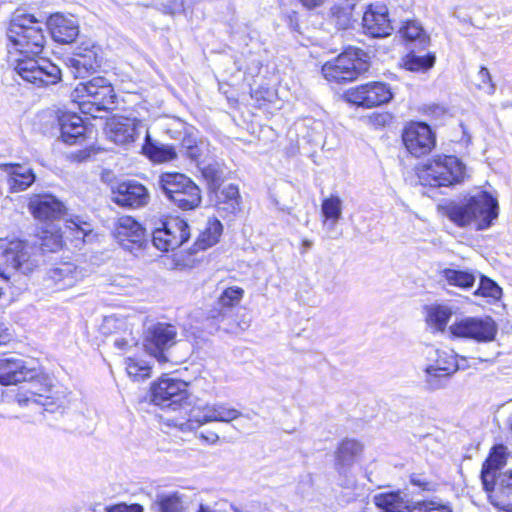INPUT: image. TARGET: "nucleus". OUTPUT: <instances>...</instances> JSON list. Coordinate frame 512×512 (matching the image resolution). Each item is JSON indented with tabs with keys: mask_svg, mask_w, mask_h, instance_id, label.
<instances>
[{
	"mask_svg": "<svg viewBox=\"0 0 512 512\" xmlns=\"http://www.w3.org/2000/svg\"><path fill=\"white\" fill-rule=\"evenodd\" d=\"M44 27L49 28L52 38L62 44L73 42L79 34L77 19L60 13L51 15L47 23L33 15H16L10 21L7 38L10 49L20 54L15 71L27 83L35 87H48L61 81L60 68L48 58L39 57L45 44Z\"/></svg>",
	"mask_w": 512,
	"mask_h": 512,
	"instance_id": "obj_1",
	"label": "nucleus"
},
{
	"mask_svg": "<svg viewBox=\"0 0 512 512\" xmlns=\"http://www.w3.org/2000/svg\"><path fill=\"white\" fill-rule=\"evenodd\" d=\"M444 213L458 227L474 224L477 231H482L490 228L498 218L499 204L495 197L483 191L463 202L449 203Z\"/></svg>",
	"mask_w": 512,
	"mask_h": 512,
	"instance_id": "obj_2",
	"label": "nucleus"
},
{
	"mask_svg": "<svg viewBox=\"0 0 512 512\" xmlns=\"http://www.w3.org/2000/svg\"><path fill=\"white\" fill-rule=\"evenodd\" d=\"M423 382L430 391L443 389L447 386L451 376L458 370H464L468 365L465 357L458 360L453 350H444L427 345L422 350Z\"/></svg>",
	"mask_w": 512,
	"mask_h": 512,
	"instance_id": "obj_3",
	"label": "nucleus"
},
{
	"mask_svg": "<svg viewBox=\"0 0 512 512\" xmlns=\"http://www.w3.org/2000/svg\"><path fill=\"white\" fill-rule=\"evenodd\" d=\"M420 183L430 187H450L464 182L468 168L454 155H435L428 159L417 172Z\"/></svg>",
	"mask_w": 512,
	"mask_h": 512,
	"instance_id": "obj_4",
	"label": "nucleus"
},
{
	"mask_svg": "<svg viewBox=\"0 0 512 512\" xmlns=\"http://www.w3.org/2000/svg\"><path fill=\"white\" fill-rule=\"evenodd\" d=\"M157 185L166 200L181 210H193L201 203L200 188L183 173L163 172L158 177Z\"/></svg>",
	"mask_w": 512,
	"mask_h": 512,
	"instance_id": "obj_5",
	"label": "nucleus"
},
{
	"mask_svg": "<svg viewBox=\"0 0 512 512\" xmlns=\"http://www.w3.org/2000/svg\"><path fill=\"white\" fill-rule=\"evenodd\" d=\"M82 113L97 117L99 111L109 110L115 104L116 94L109 80L94 77L87 82L79 83L72 93Z\"/></svg>",
	"mask_w": 512,
	"mask_h": 512,
	"instance_id": "obj_6",
	"label": "nucleus"
},
{
	"mask_svg": "<svg viewBox=\"0 0 512 512\" xmlns=\"http://www.w3.org/2000/svg\"><path fill=\"white\" fill-rule=\"evenodd\" d=\"M369 67L367 54L361 49L349 47L337 58L325 63L322 73L328 81L346 83L357 79Z\"/></svg>",
	"mask_w": 512,
	"mask_h": 512,
	"instance_id": "obj_7",
	"label": "nucleus"
},
{
	"mask_svg": "<svg viewBox=\"0 0 512 512\" xmlns=\"http://www.w3.org/2000/svg\"><path fill=\"white\" fill-rule=\"evenodd\" d=\"M453 337L473 340L477 343H489L495 340L498 327L489 317L465 316L456 319L450 326Z\"/></svg>",
	"mask_w": 512,
	"mask_h": 512,
	"instance_id": "obj_8",
	"label": "nucleus"
},
{
	"mask_svg": "<svg viewBox=\"0 0 512 512\" xmlns=\"http://www.w3.org/2000/svg\"><path fill=\"white\" fill-rule=\"evenodd\" d=\"M177 329L169 323H156L145 332V351L159 364L172 362L170 349L176 344Z\"/></svg>",
	"mask_w": 512,
	"mask_h": 512,
	"instance_id": "obj_9",
	"label": "nucleus"
},
{
	"mask_svg": "<svg viewBox=\"0 0 512 512\" xmlns=\"http://www.w3.org/2000/svg\"><path fill=\"white\" fill-rule=\"evenodd\" d=\"M190 238L188 223L180 217H169L152 233V243L160 251L168 252L182 246Z\"/></svg>",
	"mask_w": 512,
	"mask_h": 512,
	"instance_id": "obj_10",
	"label": "nucleus"
},
{
	"mask_svg": "<svg viewBox=\"0 0 512 512\" xmlns=\"http://www.w3.org/2000/svg\"><path fill=\"white\" fill-rule=\"evenodd\" d=\"M151 401L162 408L176 410L189 399L188 383L170 377H163L151 386Z\"/></svg>",
	"mask_w": 512,
	"mask_h": 512,
	"instance_id": "obj_11",
	"label": "nucleus"
},
{
	"mask_svg": "<svg viewBox=\"0 0 512 512\" xmlns=\"http://www.w3.org/2000/svg\"><path fill=\"white\" fill-rule=\"evenodd\" d=\"M31 250V247L21 240L9 242L2 254L4 263H0V278L9 280L12 270L23 274L32 272L37 260Z\"/></svg>",
	"mask_w": 512,
	"mask_h": 512,
	"instance_id": "obj_12",
	"label": "nucleus"
},
{
	"mask_svg": "<svg viewBox=\"0 0 512 512\" xmlns=\"http://www.w3.org/2000/svg\"><path fill=\"white\" fill-rule=\"evenodd\" d=\"M114 237L123 249L135 255L147 244L145 229L131 216H121L117 219Z\"/></svg>",
	"mask_w": 512,
	"mask_h": 512,
	"instance_id": "obj_13",
	"label": "nucleus"
},
{
	"mask_svg": "<svg viewBox=\"0 0 512 512\" xmlns=\"http://www.w3.org/2000/svg\"><path fill=\"white\" fill-rule=\"evenodd\" d=\"M390 87L382 82H370L349 89L345 97L348 102L365 108L380 106L392 99Z\"/></svg>",
	"mask_w": 512,
	"mask_h": 512,
	"instance_id": "obj_14",
	"label": "nucleus"
},
{
	"mask_svg": "<svg viewBox=\"0 0 512 512\" xmlns=\"http://www.w3.org/2000/svg\"><path fill=\"white\" fill-rule=\"evenodd\" d=\"M111 200L118 206L136 209L149 203L150 194L143 184L129 180L111 187Z\"/></svg>",
	"mask_w": 512,
	"mask_h": 512,
	"instance_id": "obj_15",
	"label": "nucleus"
},
{
	"mask_svg": "<svg viewBox=\"0 0 512 512\" xmlns=\"http://www.w3.org/2000/svg\"><path fill=\"white\" fill-rule=\"evenodd\" d=\"M402 139L406 149L415 157L429 153L435 146V135L426 123L408 124L403 131Z\"/></svg>",
	"mask_w": 512,
	"mask_h": 512,
	"instance_id": "obj_16",
	"label": "nucleus"
},
{
	"mask_svg": "<svg viewBox=\"0 0 512 512\" xmlns=\"http://www.w3.org/2000/svg\"><path fill=\"white\" fill-rule=\"evenodd\" d=\"M362 26L364 32L372 37L389 36L393 31V26L389 19L386 4L382 1H376L367 5L362 18Z\"/></svg>",
	"mask_w": 512,
	"mask_h": 512,
	"instance_id": "obj_17",
	"label": "nucleus"
},
{
	"mask_svg": "<svg viewBox=\"0 0 512 512\" xmlns=\"http://www.w3.org/2000/svg\"><path fill=\"white\" fill-rule=\"evenodd\" d=\"M102 61L101 48L92 43H82L77 47L73 56L68 58L67 66L75 78L84 77L100 67Z\"/></svg>",
	"mask_w": 512,
	"mask_h": 512,
	"instance_id": "obj_18",
	"label": "nucleus"
},
{
	"mask_svg": "<svg viewBox=\"0 0 512 512\" xmlns=\"http://www.w3.org/2000/svg\"><path fill=\"white\" fill-rule=\"evenodd\" d=\"M146 129L145 125L135 118L114 117L106 123L105 134L115 144L129 145Z\"/></svg>",
	"mask_w": 512,
	"mask_h": 512,
	"instance_id": "obj_19",
	"label": "nucleus"
},
{
	"mask_svg": "<svg viewBox=\"0 0 512 512\" xmlns=\"http://www.w3.org/2000/svg\"><path fill=\"white\" fill-rule=\"evenodd\" d=\"M83 277V271L75 264L65 262L47 271L43 285L47 290L61 291L75 286Z\"/></svg>",
	"mask_w": 512,
	"mask_h": 512,
	"instance_id": "obj_20",
	"label": "nucleus"
},
{
	"mask_svg": "<svg viewBox=\"0 0 512 512\" xmlns=\"http://www.w3.org/2000/svg\"><path fill=\"white\" fill-rule=\"evenodd\" d=\"M37 375V369L30 367L19 357H0V384L16 385L26 380H32Z\"/></svg>",
	"mask_w": 512,
	"mask_h": 512,
	"instance_id": "obj_21",
	"label": "nucleus"
},
{
	"mask_svg": "<svg viewBox=\"0 0 512 512\" xmlns=\"http://www.w3.org/2000/svg\"><path fill=\"white\" fill-rule=\"evenodd\" d=\"M174 128H167V133L171 138L180 139L181 147L185 150L188 158L198 162L206 148L203 141H198L197 135L192 127L180 120L173 121Z\"/></svg>",
	"mask_w": 512,
	"mask_h": 512,
	"instance_id": "obj_22",
	"label": "nucleus"
},
{
	"mask_svg": "<svg viewBox=\"0 0 512 512\" xmlns=\"http://www.w3.org/2000/svg\"><path fill=\"white\" fill-rule=\"evenodd\" d=\"M363 444L352 438L340 442L335 452V467L339 474H346L363 452Z\"/></svg>",
	"mask_w": 512,
	"mask_h": 512,
	"instance_id": "obj_23",
	"label": "nucleus"
},
{
	"mask_svg": "<svg viewBox=\"0 0 512 512\" xmlns=\"http://www.w3.org/2000/svg\"><path fill=\"white\" fill-rule=\"evenodd\" d=\"M29 209L40 220L57 219L64 213V205L52 195L36 196L31 199Z\"/></svg>",
	"mask_w": 512,
	"mask_h": 512,
	"instance_id": "obj_24",
	"label": "nucleus"
},
{
	"mask_svg": "<svg viewBox=\"0 0 512 512\" xmlns=\"http://www.w3.org/2000/svg\"><path fill=\"white\" fill-rule=\"evenodd\" d=\"M59 126L63 142L72 145L84 140L86 127L79 115L64 113L59 117Z\"/></svg>",
	"mask_w": 512,
	"mask_h": 512,
	"instance_id": "obj_25",
	"label": "nucleus"
},
{
	"mask_svg": "<svg viewBox=\"0 0 512 512\" xmlns=\"http://www.w3.org/2000/svg\"><path fill=\"white\" fill-rule=\"evenodd\" d=\"M40 242L39 247L28 244L23 241L29 247H31V252L33 257L37 260L36 265L39 263V252H56L62 248L63 245V234L61 233V229L56 227L55 224H46L45 228H43L41 235L39 236Z\"/></svg>",
	"mask_w": 512,
	"mask_h": 512,
	"instance_id": "obj_26",
	"label": "nucleus"
},
{
	"mask_svg": "<svg viewBox=\"0 0 512 512\" xmlns=\"http://www.w3.org/2000/svg\"><path fill=\"white\" fill-rule=\"evenodd\" d=\"M141 151L143 155L155 163L169 162L177 158L175 147L170 144H164L157 140H153L148 129H146Z\"/></svg>",
	"mask_w": 512,
	"mask_h": 512,
	"instance_id": "obj_27",
	"label": "nucleus"
},
{
	"mask_svg": "<svg viewBox=\"0 0 512 512\" xmlns=\"http://www.w3.org/2000/svg\"><path fill=\"white\" fill-rule=\"evenodd\" d=\"M214 403H198L189 411V417L186 421L178 424L182 432H190L198 429L204 424L216 422V414L213 410Z\"/></svg>",
	"mask_w": 512,
	"mask_h": 512,
	"instance_id": "obj_28",
	"label": "nucleus"
},
{
	"mask_svg": "<svg viewBox=\"0 0 512 512\" xmlns=\"http://www.w3.org/2000/svg\"><path fill=\"white\" fill-rule=\"evenodd\" d=\"M1 168L8 175V183L13 192L26 190L36 179L31 168L20 164H3Z\"/></svg>",
	"mask_w": 512,
	"mask_h": 512,
	"instance_id": "obj_29",
	"label": "nucleus"
},
{
	"mask_svg": "<svg viewBox=\"0 0 512 512\" xmlns=\"http://www.w3.org/2000/svg\"><path fill=\"white\" fill-rule=\"evenodd\" d=\"M506 447L496 445L492 448L489 457L483 464L481 470V481L485 490L490 489V485L495 478V473L506 463Z\"/></svg>",
	"mask_w": 512,
	"mask_h": 512,
	"instance_id": "obj_30",
	"label": "nucleus"
},
{
	"mask_svg": "<svg viewBox=\"0 0 512 512\" xmlns=\"http://www.w3.org/2000/svg\"><path fill=\"white\" fill-rule=\"evenodd\" d=\"M373 501L382 512H414L413 503L399 491L378 493Z\"/></svg>",
	"mask_w": 512,
	"mask_h": 512,
	"instance_id": "obj_31",
	"label": "nucleus"
},
{
	"mask_svg": "<svg viewBox=\"0 0 512 512\" xmlns=\"http://www.w3.org/2000/svg\"><path fill=\"white\" fill-rule=\"evenodd\" d=\"M39 373L32 380H26L29 382V389L26 393H18L17 399L20 404L28 405L29 403H36L39 405H46L47 400L50 398V386L44 384L39 379Z\"/></svg>",
	"mask_w": 512,
	"mask_h": 512,
	"instance_id": "obj_32",
	"label": "nucleus"
},
{
	"mask_svg": "<svg viewBox=\"0 0 512 512\" xmlns=\"http://www.w3.org/2000/svg\"><path fill=\"white\" fill-rule=\"evenodd\" d=\"M490 493L489 498L491 503L497 507H501L504 503L493 500L494 497L498 498H509L512 496V471L504 473H495V478L490 485L489 490H485Z\"/></svg>",
	"mask_w": 512,
	"mask_h": 512,
	"instance_id": "obj_33",
	"label": "nucleus"
},
{
	"mask_svg": "<svg viewBox=\"0 0 512 512\" xmlns=\"http://www.w3.org/2000/svg\"><path fill=\"white\" fill-rule=\"evenodd\" d=\"M223 226L217 219H210L205 229L199 234L194 243L193 251L206 250L216 244L222 233Z\"/></svg>",
	"mask_w": 512,
	"mask_h": 512,
	"instance_id": "obj_34",
	"label": "nucleus"
},
{
	"mask_svg": "<svg viewBox=\"0 0 512 512\" xmlns=\"http://www.w3.org/2000/svg\"><path fill=\"white\" fill-rule=\"evenodd\" d=\"M442 276L448 285L464 290L472 288L476 282V274L469 270L446 268L442 271Z\"/></svg>",
	"mask_w": 512,
	"mask_h": 512,
	"instance_id": "obj_35",
	"label": "nucleus"
},
{
	"mask_svg": "<svg viewBox=\"0 0 512 512\" xmlns=\"http://www.w3.org/2000/svg\"><path fill=\"white\" fill-rule=\"evenodd\" d=\"M321 212L325 218L324 223L328 225V229H333L342 215L341 199L335 195L325 198L321 204Z\"/></svg>",
	"mask_w": 512,
	"mask_h": 512,
	"instance_id": "obj_36",
	"label": "nucleus"
},
{
	"mask_svg": "<svg viewBox=\"0 0 512 512\" xmlns=\"http://www.w3.org/2000/svg\"><path fill=\"white\" fill-rule=\"evenodd\" d=\"M399 32L404 39L407 41H416L422 48L429 45V36L424 31L422 25L415 20L406 21Z\"/></svg>",
	"mask_w": 512,
	"mask_h": 512,
	"instance_id": "obj_37",
	"label": "nucleus"
},
{
	"mask_svg": "<svg viewBox=\"0 0 512 512\" xmlns=\"http://www.w3.org/2000/svg\"><path fill=\"white\" fill-rule=\"evenodd\" d=\"M452 311L449 307L443 305L431 306L427 314V323L436 331H444L450 318Z\"/></svg>",
	"mask_w": 512,
	"mask_h": 512,
	"instance_id": "obj_38",
	"label": "nucleus"
},
{
	"mask_svg": "<svg viewBox=\"0 0 512 512\" xmlns=\"http://www.w3.org/2000/svg\"><path fill=\"white\" fill-rule=\"evenodd\" d=\"M436 61L434 53H428L424 56L409 53L404 58L405 68L412 72H426L431 69Z\"/></svg>",
	"mask_w": 512,
	"mask_h": 512,
	"instance_id": "obj_39",
	"label": "nucleus"
},
{
	"mask_svg": "<svg viewBox=\"0 0 512 512\" xmlns=\"http://www.w3.org/2000/svg\"><path fill=\"white\" fill-rule=\"evenodd\" d=\"M353 5L349 3L335 4L330 9L331 21L338 29H348L352 23Z\"/></svg>",
	"mask_w": 512,
	"mask_h": 512,
	"instance_id": "obj_40",
	"label": "nucleus"
},
{
	"mask_svg": "<svg viewBox=\"0 0 512 512\" xmlns=\"http://www.w3.org/2000/svg\"><path fill=\"white\" fill-rule=\"evenodd\" d=\"M125 364L127 374L133 380H143L151 375V366L144 360L129 357Z\"/></svg>",
	"mask_w": 512,
	"mask_h": 512,
	"instance_id": "obj_41",
	"label": "nucleus"
},
{
	"mask_svg": "<svg viewBox=\"0 0 512 512\" xmlns=\"http://www.w3.org/2000/svg\"><path fill=\"white\" fill-rule=\"evenodd\" d=\"M155 504L159 512H184L182 499L177 492L157 495Z\"/></svg>",
	"mask_w": 512,
	"mask_h": 512,
	"instance_id": "obj_42",
	"label": "nucleus"
},
{
	"mask_svg": "<svg viewBox=\"0 0 512 512\" xmlns=\"http://www.w3.org/2000/svg\"><path fill=\"white\" fill-rule=\"evenodd\" d=\"M474 295L499 299L502 295V289L495 281L486 276H481L479 287L475 290Z\"/></svg>",
	"mask_w": 512,
	"mask_h": 512,
	"instance_id": "obj_43",
	"label": "nucleus"
},
{
	"mask_svg": "<svg viewBox=\"0 0 512 512\" xmlns=\"http://www.w3.org/2000/svg\"><path fill=\"white\" fill-rule=\"evenodd\" d=\"M414 512H452L448 504L437 500H424L413 503Z\"/></svg>",
	"mask_w": 512,
	"mask_h": 512,
	"instance_id": "obj_44",
	"label": "nucleus"
},
{
	"mask_svg": "<svg viewBox=\"0 0 512 512\" xmlns=\"http://www.w3.org/2000/svg\"><path fill=\"white\" fill-rule=\"evenodd\" d=\"M216 414V422H231L241 416V412L235 408L229 407L225 403H214L213 408Z\"/></svg>",
	"mask_w": 512,
	"mask_h": 512,
	"instance_id": "obj_45",
	"label": "nucleus"
},
{
	"mask_svg": "<svg viewBox=\"0 0 512 512\" xmlns=\"http://www.w3.org/2000/svg\"><path fill=\"white\" fill-rule=\"evenodd\" d=\"M244 294V291L242 288L233 286L225 289L220 297H219V303L223 307H233L237 305L240 300L242 299Z\"/></svg>",
	"mask_w": 512,
	"mask_h": 512,
	"instance_id": "obj_46",
	"label": "nucleus"
},
{
	"mask_svg": "<svg viewBox=\"0 0 512 512\" xmlns=\"http://www.w3.org/2000/svg\"><path fill=\"white\" fill-rule=\"evenodd\" d=\"M202 174L214 186H218L223 178V170L217 162L204 166Z\"/></svg>",
	"mask_w": 512,
	"mask_h": 512,
	"instance_id": "obj_47",
	"label": "nucleus"
},
{
	"mask_svg": "<svg viewBox=\"0 0 512 512\" xmlns=\"http://www.w3.org/2000/svg\"><path fill=\"white\" fill-rule=\"evenodd\" d=\"M478 88L481 90H484L487 94H494L495 92V85L493 84L491 80V75L488 71V69L484 66H482L478 72Z\"/></svg>",
	"mask_w": 512,
	"mask_h": 512,
	"instance_id": "obj_48",
	"label": "nucleus"
},
{
	"mask_svg": "<svg viewBox=\"0 0 512 512\" xmlns=\"http://www.w3.org/2000/svg\"><path fill=\"white\" fill-rule=\"evenodd\" d=\"M410 483L413 486L419 487L422 491H435L436 484L429 481L427 478L420 474H412L410 476Z\"/></svg>",
	"mask_w": 512,
	"mask_h": 512,
	"instance_id": "obj_49",
	"label": "nucleus"
},
{
	"mask_svg": "<svg viewBox=\"0 0 512 512\" xmlns=\"http://www.w3.org/2000/svg\"><path fill=\"white\" fill-rule=\"evenodd\" d=\"M106 512H143L144 508L140 504L119 503L105 508Z\"/></svg>",
	"mask_w": 512,
	"mask_h": 512,
	"instance_id": "obj_50",
	"label": "nucleus"
},
{
	"mask_svg": "<svg viewBox=\"0 0 512 512\" xmlns=\"http://www.w3.org/2000/svg\"><path fill=\"white\" fill-rule=\"evenodd\" d=\"M66 228L70 230L71 234L76 240L80 241H84L88 233L85 228L81 227L80 225L73 221L69 225H67Z\"/></svg>",
	"mask_w": 512,
	"mask_h": 512,
	"instance_id": "obj_51",
	"label": "nucleus"
},
{
	"mask_svg": "<svg viewBox=\"0 0 512 512\" xmlns=\"http://www.w3.org/2000/svg\"><path fill=\"white\" fill-rule=\"evenodd\" d=\"M224 194L229 200H237L239 197V190L237 186L230 184L224 189Z\"/></svg>",
	"mask_w": 512,
	"mask_h": 512,
	"instance_id": "obj_52",
	"label": "nucleus"
},
{
	"mask_svg": "<svg viewBox=\"0 0 512 512\" xmlns=\"http://www.w3.org/2000/svg\"><path fill=\"white\" fill-rule=\"evenodd\" d=\"M300 3L308 10L322 6L327 0H299Z\"/></svg>",
	"mask_w": 512,
	"mask_h": 512,
	"instance_id": "obj_53",
	"label": "nucleus"
},
{
	"mask_svg": "<svg viewBox=\"0 0 512 512\" xmlns=\"http://www.w3.org/2000/svg\"><path fill=\"white\" fill-rule=\"evenodd\" d=\"M199 437L208 444H215L219 436L214 432L200 433Z\"/></svg>",
	"mask_w": 512,
	"mask_h": 512,
	"instance_id": "obj_54",
	"label": "nucleus"
},
{
	"mask_svg": "<svg viewBox=\"0 0 512 512\" xmlns=\"http://www.w3.org/2000/svg\"><path fill=\"white\" fill-rule=\"evenodd\" d=\"M114 344L117 348L124 349L128 345V342L124 338H119L115 340Z\"/></svg>",
	"mask_w": 512,
	"mask_h": 512,
	"instance_id": "obj_55",
	"label": "nucleus"
},
{
	"mask_svg": "<svg viewBox=\"0 0 512 512\" xmlns=\"http://www.w3.org/2000/svg\"><path fill=\"white\" fill-rule=\"evenodd\" d=\"M312 245H313V242L311 240L304 239L302 241V246H303L304 250L310 249L312 247Z\"/></svg>",
	"mask_w": 512,
	"mask_h": 512,
	"instance_id": "obj_56",
	"label": "nucleus"
},
{
	"mask_svg": "<svg viewBox=\"0 0 512 512\" xmlns=\"http://www.w3.org/2000/svg\"><path fill=\"white\" fill-rule=\"evenodd\" d=\"M198 512H215V511L211 510L209 507L200 505Z\"/></svg>",
	"mask_w": 512,
	"mask_h": 512,
	"instance_id": "obj_57",
	"label": "nucleus"
},
{
	"mask_svg": "<svg viewBox=\"0 0 512 512\" xmlns=\"http://www.w3.org/2000/svg\"><path fill=\"white\" fill-rule=\"evenodd\" d=\"M501 508L506 512H512V504H503Z\"/></svg>",
	"mask_w": 512,
	"mask_h": 512,
	"instance_id": "obj_58",
	"label": "nucleus"
},
{
	"mask_svg": "<svg viewBox=\"0 0 512 512\" xmlns=\"http://www.w3.org/2000/svg\"><path fill=\"white\" fill-rule=\"evenodd\" d=\"M314 129L322 128V123L319 121H313Z\"/></svg>",
	"mask_w": 512,
	"mask_h": 512,
	"instance_id": "obj_59",
	"label": "nucleus"
},
{
	"mask_svg": "<svg viewBox=\"0 0 512 512\" xmlns=\"http://www.w3.org/2000/svg\"><path fill=\"white\" fill-rule=\"evenodd\" d=\"M5 246V241L0 239V247H4Z\"/></svg>",
	"mask_w": 512,
	"mask_h": 512,
	"instance_id": "obj_60",
	"label": "nucleus"
},
{
	"mask_svg": "<svg viewBox=\"0 0 512 512\" xmlns=\"http://www.w3.org/2000/svg\"><path fill=\"white\" fill-rule=\"evenodd\" d=\"M479 360H480L481 362H487V361H488V359H483V358H479Z\"/></svg>",
	"mask_w": 512,
	"mask_h": 512,
	"instance_id": "obj_61",
	"label": "nucleus"
}]
</instances>
